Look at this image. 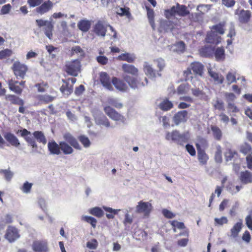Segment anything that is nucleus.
<instances>
[{
	"label": "nucleus",
	"instance_id": "1",
	"mask_svg": "<svg viewBox=\"0 0 252 252\" xmlns=\"http://www.w3.org/2000/svg\"><path fill=\"white\" fill-rule=\"evenodd\" d=\"M224 23H221L218 25L212 26V31L208 33L206 41L208 43H213L218 44L220 42V37L218 36L215 32H218L220 34H223L224 33Z\"/></svg>",
	"mask_w": 252,
	"mask_h": 252
},
{
	"label": "nucleus",
	"instance_id": "2",
	"mask_svg": "<svg viewBox=\"0 0 252 252\" xmlns=\"http://www.w3.org/2000/svg\"><path fill=\"white\" fill-rule=\"evenodd\" d=\"M164 13L167 19H172L176 15L185 16L189 14V11L185 5L177 3L176 6H173L171 9L165 10Z\"/></svg>",
	"mask_w": 252,
	"mask_h": 252
},
{
	"label": "nucleus",
	"instance_id": "3",
	"mask_svg": "<svg viewBox=\"0 0 252 252\" xmlns=\"http://www.w3.org/2000/svg\"><path fill=\"white\" fill-rule=\"evenodd\" d=\"M81 64L78 59L66 62L65 70L69 75L77 76L81 72Z\"/></svg>",
	"mask_w": 252,
	"mask_h": 252
},
{
	"label": "nucleus",
	"instance_id": "4",
	"mask_svg": "<svg viewBox=\"0 0 252 252\" xmlns=\"http://www.w3.org/2000/svg\"><path fill=\"white\" fill-rule=\"evenodd\" d=\"M203 68V65L199 62H195L191 63L190 66L184 72V75L186 77V80H188L190 78H192V76L191 75L192 74L191 70L193 71L194 74L201 76Z\"/></svg>",
	"mask_w": 252,
	"mask_h": 252
},
{
	"label": "nucleus",
	"instance_id": "5",
	"mask_svg": "<svg viewBox=\"0 0 252 252\" xmlns=\"http://www.w3.org/2000/svg\"><path fill=\"white\" fill-rule=\"evenodd\" d=\"M167 140L172 141L178 144H182L188 140V137L186 134H180L177 130H173L172 132H167L165 135Z\"/></svg>",
	"mask_w": 252,
	"mask_h": 252
},
{
	"label": "nucleus",
	"instance_id": "6",
	"mask_svg": "<svg viewBox=\"0 0 252 252\" xmlns=\"http://www.w3.org/2000/svg\"><path fill=\"white\" fill-rule=\"evenodd\" d=\"M123 78L132 89L139 88L146 85L148 83V80L146 78H145L144 81L142 82H140L136 78L131 77L127 75H124Z\"/></svg>",
	"mask_w": 252,
	"mask_h": 252
},
{
	"label": "nucleus",
	"instance_id": "7",
	"mask_svg": "<svg viewBox=\"0 0 252 252\" xmlns=\"http://www.w3.org/2000/svg\"><path fill=\"white\" fill-rule=\"evenodd\" d=\"M152 204L148 202L139 201L136 206L135 212L142 213L145 217H148L152 210Z\"/></svg>",
	"mask_w": 252,
	"mask_h": 252
},
{
	"label": "nucleus",
	"instance_id": "8",
	"mask_svg": "<svg viewBox=\"0 0 252 252\" xmlns=\"http://www.w3.org/2000/svg\"><path fill=\"white\" fill-rule=\"evenodd\" d=\"M104 112L112 120L120 123H125L126 118L124 116L117 112L110 106H106L104 108Z\"/></svg>",
	"mask_w": 252,
	"mask_h": 252
},
{
	"label": "nucleus",
	"instance_id": "9",
	"mask_svg": "<svg viewBox=\"0 0 252 252\" xmlns=\"http://www.w3.org/2000/svg\"><path fill=\"white\" fill-rule=\"evenodd\" d=\"M12 69L15 75L23 78L28 70V67L26 65L22 63L19 61H16L13 64Z\"/></svg>",
	"mask_w": 252,
	"mask_h": 252
},
{
	"label": "nucleus",
	"instance_id": "10",
	"mask_svg": "<svg viewBox=\"0 0 252 252\" xmlns=\"http://www.w3.org/2000/svg\"><path fill=\"white\" fill-rule=\"evenodd\" d=\"M20 133L21 136L24 138L26 142L30 144L33 148L36 149L37 145L34 139L32 137L30 131L27 129L24 128L22 130H18L16 133Z\"/></svg>",
	"mask_w": 252,
	"mask_h": 252
},
{
	"label": "nucleus",
	"instance_id": "11",
	"mask_svg": "<svg viewBox=\"0 0 252 252\" xmlns=\"http://www.w3.org/2000/svg\"><path fill=\"white\" fill-rule=\"evenodd\" d=\"M5 237L10 243L15 241L20 237L18 229L14 226H8L5 234Z\"/></svg>",
	"mask_w": 252,
	"mask_h": 252
},
{
	"label": "nucleus",
	"instance_id": "12",
	"mask_svg": "<svg viewBox=\"0 0 252 252\" xmlns=\"http://www.w3.org/2000/svg\"><path fill=\"white\" fill-rule=\"evenodd\" d=\"M32 249L35 252H46L48 250L47 243L45 241L35 240L32 244Z\"/></svg>",
	"mask_w": 252,
	"mask_h": 252
},
{
	"label": "nucleus",
	"instance_id": "13",
	"mask_svg": "<svg viewBox=\"0 0 252 252\" xmlns=\"http://www.w3.org/2000/svg\"><path fill=\"white\" fill-rule=\"evenodd\" d=\"M94 117L95 123L99 126H102L106 127H110L111 125L108 119L102 114L95 113Z\"/></svg>",
	"mask_w": 252,
	"mask_h": 252
},
{
	"label": "nucleus",
	"instance_id": "14",
	"mask_svg": "<svg viewBox=\"0 0 252 252\" xmlns=\"http://www.w3.org/2000/svg\"><path fill=\"white\" fill-rule=\"evenodd\" d=\"M53 7V3L50 0L44 1L39 6L36 8V12L43 15L52 9Z\"/></svg>",
	"mask_w": 252,
	"mask_h": 252
},
{
	"label": "nucleus",
	"instance_id": "15",
	"mask_svg": "<svg viewBox=\"0 0 252 252\" xmlns=\"http://www.w3.org/2000/svg\"><path fill=\"white\" fill-rule=\"evenodd\" d=\"M100 80L103 86L106 89L113 90V86L111 84L112 80L110 77L105 72H101L100 74Z\"/></svg>",
	"mask_w": 252,
	"mask_h": 252
},
{
	"label": "nucleus",
	"instance_id": "16",
	"mask_svg": "<svg viewBox=\"0 0 252 252\" xmlns=\"http://www.w3.org/2000/svg\"><path fill=\"white\" fill-rule=\"evenodd\" d=\"M107 25L101 21H98L94 26V32L98 36L104 37L107 31Z\"/></svg>",
	"mask_w": 252,
	"mask_h": 252
},
{
	"label": "nucleus",
	"instance_id": "17",
	"mask_svg": "<svg viewBox=\"0 0 252 252\" xmlns=\"http://www.w3.org/2000/svg\"><path fill=\"white\" fill-rule=\"evenodd\" d=\"M188 112L186 110L179 111L173 117V121L176 125L178 126L182 123L186 122Z\"/></svg>",
	"mask_w": 252,
	"mask_h": 252
},
{
	"label": "nucleus",
	"instance_id": "18",
	"mask_svg": "<svg viewBox=\"0 0 252 252\" xmlns=\"http://www.w3.org/2000/svg\"><path fill=\"white\" fill-rule=\"evenodd\" d=\"M170 19H167L166 20L161 21L160 23V30L161 31H164L165 32H170L174 28L175 24Z\"/></svg>",
	"mask_w": 252,
	"mask_h": 252
},
{
	"label": "nucleus",
	"instance_id": "19",
	"mask_svg": "<svg viewBox=\"0 0 252 252\" xmlns=\"http://www.w3.org/2000/svg\"><path fill=\"white\" fill-rule=\"evenodd\" d=\"M3 136L6 140L12 146L18 147L20 145V143L18 139L13 133L11 132H6L3 134Z\"/></svg>",
	"mask_w": 252,
	"mask_h": 252
},
{
	"label": "nucleus",
	"instance_id": "20",
	"mask_svg": "<svg viewBox=\"0 0 252 252\" xmlns=\"http://www.w3.org/2000/svg\"><path fill=\"white\" fill-rule=\"evenodd\" d=\"M235 14L238 15L239 22L244 24L248 23L251 16V13L248 10H242L240 11V13H238V10H237L235 11Z\"/></svg>",
	"mask_w": 252,
	"mask_h": 252
},
{
	"label": "nucleus",
	"instance_id": "21",
	"mask_svg": "<svg viewBox=\"0 0 252 252\" xmlns=\"http://www.w3.org/2000/svg\"><path fill=\"white\" fill-rule=\"evenodd\" d=\"M64 139L71 146L75 149L81 150L82 147L79 145L77 140L73 137L70 133H66L63 135Z\"/></svg>",
	"mask_w": 252,
	"mask_h": 252
},
{
	"label": "nucleus",
	"instance_id": "22",
	"mask_svg": "<svg viewBox=\"0 0 252 252\" xmlns=\"http://www.w3.org/2000/svg\"><path fill=\"white\" fill-rule=\"evenodd\" d=\"M196 146L197 149V157L199 163L201 165H205L207 163L209 157L205 151L200 148L199 144H196Z\"/></svg>",
	"mask_w": 252,
	"mask_h": 252
},
{
	"label": "nucleus",
	"instance_id": "23",
	"mask_svg": "<svg viewBox=\"0 0 252 252\" xmlns=\"http://www.w3.org/2000/svg\"><path fill=\"white\" fill-rule=\"evenodd\" d=\"M112 82L115 87L119 91L125 92L128 89L127 85L123 81L116 77H113Z\"/></svg>",
	"mask_w": 252,
	"mask_h": 252
},
{
	"label": "nucleus",
	"instance_id": "24",
	"mask_svg": "<svg viewBox=\"0 0 252 252\" xmlns=\"http://www.w3.org/2000/svg\"><path fill=\"white\" fill-rule=\"evenodd\" d=\"M48 149L51 155H59L61 153L60 144L58 145L54 141L48 142Z\"/></svg>",
	"mask_w": 252,
	"mask_h": 252
},
{
	"label": "nucleus",
	"instance_id": "25",
	"mask_svg": "<svg viewBox=\"0 0 252 252\" xmlns=\"http://www.w3.org/2000/svg\"><path fill=\"white\" fill-rule=\"evenodd\" d=\"M242 226L243 221L242 220H240L230 229V236L233 238L237 237L242 229Z\"/></svg>",
	"mask_w": 252,
	"mask_h": 252
},
{
	"label": "nucleus",
	"instance_id": "26",
	"mask_svg": "<svg viewBox=\"0 0 252 252\" xmlns=\"http://www.w3.org/2000/svg\"><path fill=\"white\" fill-rule=\"evenodd\" d=\"M123 71L126 73H128L132 75H137L138 70L134 65L127 63H124L122 65Z\"/></svg>",
	"mask_w": 252,
	"mask_h": 252
},
{
	"label": "nucleus",
	"instance_id": "27",
	"mask_svg": "<svg viewBox=\"0 0 252 252\" xmlns=\"http://www.w3.org/2000/svg\"><path fill=\"white\" fill-rule=\"evenodd\" d=\"M143 70L145 74L150 78H155L157 76V73L152 66L148 63L145 62L143 65Z\"/></svg>",
	"mask_w": 252,
	"mask_h": 252
},
{
	"label": "nucleus",
	"instance_id": "28",
	"mask_svg": "<svg viewBox=\"0 0 252 252\" xmlns=\"http://www.w3.org/2000/svg\"><path fill=\"white\" fill-rule=\"evenodd\" d=\"M146 9L147 10V17L149 20V22L151 26L152 29L153 30H155L156 25L155 24L154 17H155V12L153 9L150 8L148 6H146Z\"/></svg>",
	"mask_w": 252,
	"mask_h": 252
},
{
	"label": "nucleus",
	"instance_id": "29",
	"mask_svg": "<svg viewBox=\"0 0 252 252\" xmlns=\"http://www.w3.org/2000/svg\"><path fill=\"white\" fill-rule=\"evenodd\" d=\"M208 73L210 76L214 79V81L217 84H221L223 82L224 78L223 76L220 74L217 73L213 71L211 69H208Z\"/></svg>",
	"mask_w": 252,
	"mask_h": 252
},
{
	"label": "nucleus",
	"instance_id": "30",
	"mask_svg": "<svg viewBox=\"0 0 252 252\" xmlns=\"http://www.w3.org/2000/svg\"><path fill=\"white\" fill-rule=\"evenodd\" d=\"M103 209L106 212V216L108 219H113L116 215L121 211L120 209H114L112 208L103 206Z\"/></svg>",
	"mask_w": 252,
	"mask_h": 252
},
{
	"label": "nucleus",
	"instance_id": "31",
	"mask_svg": "<svg viewBox=\"0 0 252 252\" xmlns=\"http://www.w3.org/2000/svg\"><path fill=\"white\" fill-rule=\"evenodd\" d=\"M61 150L65 155H70L73 153V149L67 142L61 141L60 142Z\"/></svg>",
	"mask_w": 252,
	"mask_h": 252
},
{
	"label": "nucleus",
	"instance_id": "32",
	"mask_svg": "<svg viewBox=\"0 0 252 252\" xmlns=\"http://www.w3.org/2000/svg\"><path fill=\"white\" fill-rule=\"evenodd\" d=\"M159 108L163 111H168L173 107V103L168 99H164L158 105Z\"/></svg>",
	"mask_w": 252,
	"mask_h": 252
},
{
	"label": "nucleus",
	"instance_id": "33",
	"mask_svg": "<svg viewBox=\"0 0 252 252\" xmlns=\"http://www.w3.org/2000/svg\"><path fill=\"white\" fill-rule=\"evenodd\" d=\"M18 83V81H14L12 79L8 81V86L9 89L17 94H21L22 89L18 86L16 85Z\"/></svg>",
	"mask_w": 252,
	"mask_h": 252
},
{
	"label": "nucleus",
	"instance_id": "34",
	"mask_svg": "<svg viewBox=\"0 0 252 252\" xmlns=\"http://www.w3.org/2000/svg\"><path fill=\"white\" fill-rule=\"evenodd\" d=\"M134 54L128 53L122 54L118 57V59L121 61H126L128 63H132L135 59Z\"/></svg>",
	"mask_w": 252,
	"mask_h": 252
},
{
	"label": "nucleus",
	"instance_id": "35",
	"mask_svg": "<svg viewBox=\"0 0 252 252\" xmlns=\"http://www.w3.org/2000/svg\"><path fill=\"white\" fill-rule=\"evenodd\" d=\"M32 135L39 142L45 145L47 143L46 138L42 131H36L32 133Z\"/></svg>",
	"mask_w": 252,
	"mask_h": 252
},
{
	"label": "nucleus",
	"instance_id": "36",
	"mask_svg": "<svg viewBox=\"0 0 252 252\" xmlns=\"http://www.w3.org/2000/svg\"><path fill=\"white\" fill-rule=\"evenodd\" d=\"M185 49V43L183 41H179L175 44L172 45L170 50L177 53H183Z\"/></svg>",
	"mask_w": 252,
	"mask_h": 252
},
{
	"label": "nucleus",
	"instance_id": "37",
	"mask_svg": "<svg viewBox=\"0 0 252 252\" xmlns=\"http://www.w3.org/2000/svg\"><path fill=\"white\" fill-rule=\"evenodd\" d=\"M70 55L71 56L76 55L79 57H83L85 55V51L79 46H75L71 48Z\"/></svg>",
	"mask_w": 252,
	"mask_h": 252
},
{
	"label": "nucleus",
	"instance_id": "38",
	"mask_svg": "<svg viewBox=\"0 0 252 252\" xmlns=\"http://www.w3.org/2000/svg\"><path fill=\"white\" fill-rule=\"evenodd\" d=\"M89 212L92 215L97 218H101L104 215V212L102 209L98 207H95L89 209Z\"/></svg>",
	"mask_w": 252,
	"mask_h": 252
},
{
	"label": "nucleus",
	"instance_id": "39",
	"mask_svg": "<svg viewBox=\"0 0 252 252\" xmlns=\"http://www.w3.org/2000/svg\"><path fill=\"white\" fill-rule=\"evenodd\" d=\"M6 98L13 104H18L21 106H23L24 105V101L22 99L14 95L8 94L6 95Z\"/></svg>",
	"mask_w": 252,
	"mask_h": 252
},
{
	"label": "nucleus",
	"instance_id": "40",
	"mask_svg": "<svg viewBox=\"0 0 252 252\" xmlns=\"http://www.w3.org/2000/svg\"><path fill=\"white\" fill-rule=\"evenodd\" d=\"M90 23L88 20H83L78 24V27L80 30L83 32H87L90 28Z\"/></svg>",
	"mask_w": 252,
	"mask_h": 252
},
{
	"label": "nucleus",
	"instance_id": "41",
	"mask_svg": "<svg viewBox=\"0 0 252 252\" xmlns=\"http://www.w3.org/2000/svg\"><path fill=\"white\" fill-rule=\"evenodd\" d=\"M215 58L216 60L222 61L225 58L224 50L223 48L218 47L215 52Z\"/></svg>",
	"mask_w": 252,
	"mask_h": 252
},
{
	"label": "nucleus",
	"instance_id": "42",
	"mask_svg": "<svg viewBox=\"0 0 252 252\" xmlns=\"http://www.w3.org/2000/svg\"><path fill=\"white\" fill-rule=\"evenodd\" d=\"M107 102L115 107L120 109L123 107V105L117 98L110 97L107 99Z\"/></svg>",
	"mask_w": 252,
	"mask_h": 252
},
{
	"label": "nucleus",
	"instance_id": "43",
	"mask_svg": "<svg viewBox=\"0 0 252 252\" xmlns=\"http://www.w3.org/2000/svg\"><path fill=\"white\" fill-rule=\"evenodd\" d=\"M189 86L187 84H183L180 85L177 89V93L179 95L188 94L189 92Z\"/></svg>",
	"mask_w": 252,
	"mask_h": 252
},
{
	"label": "nucleus",
	"instance_id": "44",
	"mask_svg": "<svg viewBox=\"0 0 252 252\" xmlns=\"http://www.w3.org/2000/svg\"><path fill=\"white\" fill-rule=\"evenodd\" d=\"M241 179L244 183H251L252 181V176L250 172L245 171L241 173Z\"/></svg>",
	"mask_w": 252,
	"mask_h": 252
},
{
	"label": "nucleus",
	"instance_id": "45",
	"mask_svg": "<svg viewBox=\"0 0 252 252\" xmlns=\"http://www.w3.org/2000/svg\"><path fill=\"white\" fill-rule=\"evenodd\" d=\"M211 130L215 138L220 140L222 137V132L220 128L216 126H212Z\"/></svg>",
	"mask_w": 252,
	"mask_h": 252
},
{
	"label": "nucleus",
	"instance_id": "46",
	"mask_svg": "<svg viewBox=\"0 0 252 252\" xmlns=\"http://www.w3.org/2000/svg\"><path fill=\"white\" fill-rule=\"evenodd\" d=\"M81 220L90 223L94 228L95 227L97 220L95 218L88 216H82Z\"/></svg>",
	"mask_w": 252,
	"mask_h": 252
},
{
	"label": "nucleus",
	"instance_id": "47",
	"mask_svg": "<svg viewBox=\"0 0 252 252\" xmlns=\"http://www.w3.org/2000/svg\"><path fill=\"white\" fill-rule=\"evenodd\" d=\"M78 139L84 148H88L91 146V142L87 136L85 135H81L79 136Z\"/></svg>",
	"mask_w": 252,
	"mask_h": 252
},
{
	"label": "nucleus",
	"instance_id": "48",
	"mask_svg": "<svg viewBox=\"0 0 252 252\" xmlns=\"http://www.w3.org/2000/svg\"><path fill=\"white\" fill-rule=\"evenodd\" d=\"M215 159L216 162H220L222 161V151L221 146L219 145L216 146V151L215 154Z\"/></svg>",
	"mask_w": 252,
	"mask_h": 252
},
{
	"label": "nucleus",
	"instance_id": "49",
	"mask_svg": "<svg viewBox=\"0 0 252 252\" xmlns=\"http://www.w3.org/2000/svg\"><path fill=\"white\" fill-rule=\"evenodd\" d=\"M38 206L44 212L46 213L47 209V204L45 199L43 198H38L37 200Z\"/></svg>",
	"mask_w": 252,
	"mask_h": 252
},
{
	"label": "nucleus",
	"instance_id": "50",
	"mask_svg": "<svg viewBox=\"0 0 252 252\" xmlns=\"http://www.w3.org/2000/svg\"><path fill=\"white\" fill-rule=\"evenodd\" d=\"M215 225H222L224 224H227L228 220L226 217L223 216L220 218H216L214 219Z\"/></svg>",
	"mask_w": 252,
	"mask_h": 252
},
{
	"label": "nucleus",
	"instance_id": "51",
	"mask_svg": "<svg viewBox=\"0 0 252 252\" xmlns=\"http://www.w3.org/2000/svg\"><path fill=\"white\" fill-rule=\"evenodd\" d=\"M213 49L211 47H204L200 50V53L202 56L208 57L213 52Z\"/></svg>",
	"mask_w": 252,
	"mask_h": 252
},
{
	"label": "nucleus",
	"instance_id": "52",
	"mask_svg": "<svg viewBox=\"0 0 252 252\" xmlns=\"http://www.w3.org/2000/svg\"><path fill=\"white\" fill-rule=\"evenodd\" d=\"M240 151L245 155L248 154H250L252 151V147L249 144L245 143L240 146Z\"/></svg>",
	"mask_w": 252,
	"mask_h": 252
},
{
	"label": "nucleus",
	"instance_id": "53",
	"mask_svg": "<svg viewBox=\"0 0 252 252\" xmlns=\"http://www.w3.org/2000/svg\"><path fill=\"white\" fill-rule=\"evenodd\" d=\"M226 79L228 85L236 82L235 73L231 71L228 72L226 74Z\"/></svg>",
	"mask_w": 252,
	"mask_h": 252
},
{
	"label": "nucleus",
	"instance_id": "54",
	"mask_svg": "<svg viewBox=\"0 0 252 252\" xmlns=\"http://www.w3.org/2000/svg\"><path fill=\"white\" fill-rule=\"evenodd\" d=\"M60 90L62 92V93L64 95H68L72 92V87H68V85L66 83L65 85H62V86L60 88Z\"/></svg>",
	"mask_w": 252,
	"mask_h": 252
},
{
	"label": "nucleus",
	"instance_id": "55",
	"mask_svg": "<svg viewBox=\"0 0 252 252\" xmlns=\"http://www.w3.org/2000/svg\"><path fill=\"white\" fill-rule=\"evenodd\" d=\"M53 29V26L51 23L49 24L48 26L46 27H45L44 30V32L46 35V36L50 39H51L52 38V31Z\"/></svg>",
	"mask_w": 252,
	"mask_h": 252
},
{
	"label": "nucleus",
	"instance_id": "56",
	"mask_svg": "<svg viewBox=\"0 0 252 252\" xmlns=\"http://www.w3.org/2000/svg\"><path fill=\"white\" fill-rule=\"evenodd\" d=\"M33 184L28 182L24 183L22 187L21 188V190L25 193H29L31 192V190Z\"/></svg>",
	"mask_w": 252,
	"mask_h": 252
},
{
	"label": "nucleus",
	"instance_id": "57",
	"mask_svg": "<svg viewBox=\"0 0 252 252\" xmlns=\"http://www.w3.org/2000/svg\"><path fill=\"white\" fill-rule=\"evenodd\" d=\"M237 155V153L236 151L233 150H228L227 152L225 153V158L227 161L231 160L233 158L235 157V156Z\"/></svg>",
	"mask_w": 252,
	"mask_h": 252
},
{
	"label": "nucleus",
	"instance_id": "58",
	"mask_svg": "<svg viewBox=\"0 0 252 252\" xmlns=\"http://www.w3.org/2000/svg\"><path fill=\"white\" fill-rule=\"evenodd\" d=\"M133 222V217L128 213V210H126L125 217L123 221L124 224L126 225L130 224Z\"/></svg>",
	"mask_w": 252,
	"mask_h": 252
},
{
	"label": "nucleus",
	"instance_id": "59",
	"mask_svg": "<svg viewBox=\"0 0 252 252\" xmlns=\"http://www.w3.org/2000/svg\"><path fill=\"white\" fill-rule=\"evenodd\" d=\"M211 8V5L209 4H201L199 5L197 7V10L200 12L202 14L208 12Z\"/></svg>",
	"mask_w": 252,
	"mask_h": 252
},
{
	"label": "nucleus",
	"instance_id": "60",
	"mask_svg": "<svg viewBox=\"0 0 252 252\" xmlns=\"http://www.w3.org/2000/svg\"><path fill=\"white\" fill-rule=\"evenodd\" d=\"M54 97L50 95H42L39 96V99L40 101L48 103L54 100Z\"/></svg>",
	"mask_w": 252,
	"mask_h": 252
},
{
	"label": "nucleus",
	"instance_id": "61",
	"mask_svg": "<svg viewBox=\"0 0 252 252\" xmlns=\"http://www.w3.org/2000/svg\"><path fill=\"white\" fill-rule=\"evenodd\" d=\"M0 173L3 174L5 179L8 181H10L13 176V173L8 170H0Z\"/></svg>",
	"mask_w": 252,
	"mask_h": 252
},
{
	"label": "nucleus",
	"instance_id": "62",
	"mask_svg": "<svg viewBox=\"0 0 252 252\" xmlns=\"http://www.w3.org/2000/svg\"><path fill=\"white\" fill-rule=\"evenodd\" d=\"M12 54V51L10 49H6L0 51V59H2L6 57H10Z\"/></svg>",
	"mask_w": 252,
	"mask_h": 252
},
{
	"label": "nucleus",
	"instance_id": "63",
	"mask_svg": "<svg viewBox=\"0 0 252 252\" xmlns=\"http://www.w3.org/2000/svg\"><path fill=\"white\" fill-rule=\"evenodd\" d=\"M154 62L157 64L158 67L159 68V71L162 70L165 66L164 60L161 58L155 60Z\"/></svg>",
	"mask_w": 252,
	"mask_h": 252
},
{
	"label": "nucleus",
	"instance_id": "64",
	"mask_svg": "<svg viewBox=\"0 0 252 252\" xmlns=\"http://www.w3.org/2000/svg\"><path fill=\"white\" fill-rule=\"evenodd\" d=\"M227 109L229 113H237L239 111V109L233 102L227 104Z\"/></svg>",
	"mask_w": 252,
	"mask_h": 252
}]
</instances>
